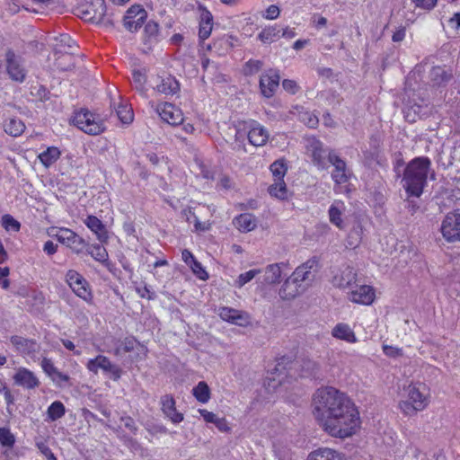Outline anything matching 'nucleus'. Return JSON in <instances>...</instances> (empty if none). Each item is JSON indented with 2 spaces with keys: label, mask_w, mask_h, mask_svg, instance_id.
Instances as JSON below:
<instances>
[{
  "label": "nucleus",
  "mask_w": 460,
  "mask_h": 460,
  "mask_svg": "<svg viewBox=\"0 0 460 460\" xmlns=\"http://www.w3.org/2000/svg\"><path fill=\"white\" fill-rule=\"evenodd\" d=\"M213 16L210 12L204 9L200 14L199 37L201 40H205L210 36L212 31Z\"/></svg>",
  "instance_id": "nucleus-30"
},
{
  "label": "nucleus",
  "mask_w": 460,
  "mask_h": 460,
  "mask_svg": "<svg viewBox=\"0 0 460 460\" xmlns=\"http://www.w3.org/2000/svg\"><path fill=\"white\" fill-rule=\"evenodd\" d=\"M315 264L316 261L314 259L307 261L305 263L297 267L290 278L299 284L305 285V282L314 280L315 277L314 271H312Z\"/></svg>",
  "instance_id": "nucleus-21"
},
{
  "label": "nucleus",
  "mask_w": 460,
  "mask_h": 460,
  "mask_svg": "<svg viewBox=\"0 0 460 460\" xmlns=\"http://www.w3.org/2000/svg\"><path fill=\"white\" fill-rule=\"evenodd\" d=\"M132 82L135 85L136 90L140 92L142 94H145V84L146 82V73L141 70H134L132 73Z\"/></svg>",
  "instance_id": "nucleus-47"
},
{
  "label": "nucleus",
  "mask_w": 460,
  "mask_h": 460,
  "mask_svg": "<svg viewBox=\"0 0 460 460\" xmlns=\"http://www.w3.org/2000/svg\"><path fill=\"white\" fill-rule=\"evenodd\" d=\"M9 272H10L9 268H7V267L1 268L0 267V286L4 289H7L10 286V281L7 279Z\"/></svg>",
  "instance_id": "nucleus-60"
},
{
  "label": "nucleus",
  "mask_w": 460,
  "mask_h": 460,
  "mask_svg": "<svg viewBox=\"0 0 460 460\" xmlns=\"http://www.w3.org/2000/svg\"><path fill=\"white\" fill-rule=\"evenodd\" d=\"M15 442L14 436L8 429L0 428V443L4 447H11Z\"/></svg>",
  "instance_id": "nucleus-51"
},
{
  "label": "nucleus",
  "mask_w": 460,
  "mask_h": 460,
  "mask_svg": "<svg viewBox=\"0 0 460 460\" xmlns=\"http://www.w3.org/2000/svg\"><path fill=\"white\" fill-rule=\"evenodd\" d=\"M263 66V62L261 60L250 59L248 60L243 67V73L245 76H251L257 74L261 70Z\"/></svg>",
  "instance_id": "nucleus-48"
},
{
  "label": "nucleus",
  "mask_w": 460,
  "mask_h": 460,
  "mask_svg": "<svg viewBox=\"0 0 460 460\" xmlns=\"http://www.w3.org/2000/svg\"><path fill=\"white\" fill-rule=\"evenodd\" d=\"M66 279L67 284L77 296L84 301L92 300L93 295L89 284L80 273L76 270H70L66 272Z\"/></svg>",
  "instance_id": "nucleus-10"
},
{
  "label": "nucleus",
  "mask_w": 460,
  "mask_h": 460,
  "mask_svg": "<svg viewBox=\"0 0 460 460\" xmlns=\"http://www.w3.org/2000/svg\"><path fill=\"white\" fill-rule=\"evenodd\" d=\"M279 33L280 29H278L277 27H268L259 33L258 38L261 42L270 44L280 37Z\"/></svg>",
  "instance_id": "nucleus-44"
},
{
  "label": "nucleus",
  "mask_w": 460,
  "mask_h": 460,
  "mask_svg": "<svg viewBox=\"0 0 460 460\" xmlns=\"http://www.w3.org/2000/svg\"><path fill=\"white\" fill-rule=\"evenodd\" d=\"M157 111L163 120L170 125H178L182 122L181 111L172 103H163L158 106Z\"/></svg>",
  "instance_id": "nucleus-19"
},
{
  "label": "nucleus",
  "mask_w": 460,
  "mask_h": 460,
  "mask_svg": "<svg viewBox=\"0 0 460 460\" xmlns=\"http://www.w3.org/2000/svg\"><path fill=\"white\" fill-rule=\"evenodd\" d=\"M279 15V9L277 5L271 4L266 10L265 17L270 20L276 19Z\"/></svg>",
  "instance_id": "nucleus-64"
},
{
  "label": "nucleus",
  "mask_w": 460,
  "mask_h": 460,
  "mask_svg": "<svg viewBox=\"0 0 460 460\" xmlns=\"http://www.w3.org/2000/svg\"><path fill=\"white\" fill-rule=\"evenodd\" d=\"M85 250L97 261L103 263L108 261V252L106 249L100 244H88Z\"/></svg>",
  "instance_id": "nucleus-43"
},
{
  "label": "nucleus",
  "mask_w": 460,
  "mask_h": 460,
  "mask_svg": "<svg viewBox=\"0 0 460 460\" xmlns=\"http://www.w3.org/2000/svg\"><path fill=\"white\" fill-rule=\"evenodd\" d=\"M440 230L447 242H460V213H448L441 224Z\"/></svg>",
  "instance_id": "nucleus-11"
},
{
  "label": "nucleus",
  "mask_w": 460,
  "mask_h": 460,
  "mask_svg": "<svg viewBox=\"0 0 460 460\" xmlns=\"http://www.w3.org/2000/svg\"><path fill=\"white\" fill-rule=\"evenodd\" d=\"M279 80L280 76L279 73L273 69L261 75L260 78V88L262 95L266 98L272 97L279 88Z\"/></svg>",
  "instance_id": "nucleus-15"
},
{
  "label": "nucleus",
  "mask_w": 460,
  "mask_h": 460,
  "mask_svg": "<svg viewBox=\"0 0 460 460\" xmlns=\"http://www.w3.org/2000/svg\"><path fill=\"white\" fill-rule=\"evenodd\" d=\"M237 139L247 136L249 144H266L269 139V132L261 125L257 122H253L249 131H237Z\"/></svg>",
  "instance_id": "nucleus-18"
},
{
  "label": "nucleus",
  "mask_w": 460,
  "mask_h": 460,
  "mask_svg": "<svg viewBox=\"0 0 460 460\" xmlns=\"http://www.w3.org/2000/svg\"><path fill=\"white\" fill-rule=\"evenodd\" d=\"M234 224L242 232H250L256 227V220L252 214H241L234 219Z\"/></svg>",
  "instance_id": "nucleus-32"
},
{
  "label": "nucleus",
  "mask_w": 460,
  "mask_h": 460,
  "mask_svg": "<svg viewBox=\"0 0 460 460\" xmlns=\"http://www.w3.org/2000/svg\"><path fill=\"white\" fill-rule=\"evenodd\" d=\"M159 31V26L158 23L155 22L150 21L148 22L144 29L145 33V42L146 43H152L154 41H156V38Z\"/></svg>",
  "instance_id": "nucleus-46"
},
{
  "label": "nucleus",
  "mask_w": 460,
  "mask_h": 460,
  "mask_svg": "<svg viewBox=\"0 0 460 460\" xmlns=\"http://www.w3.org/2000/svg\"><path fill=\"white\" fill-rule=\"evenodd\" d=\"M332 335L348 343H356L358 338L350 326L344 323H337L332 330Z\"/></svg>",
  "instance_id": "nucleus-25"
},
{
  "label": "nucleus",
  "mask_w": 460,
  "mask_h": 460,
  "mask_svg": "<svg viewBox=\"0 0 460 460\" xmlns=\"http://www.w3.org/2000/svg\"><path fill=\"white\" fill-rule=\"evenodd\" d=\"M195 398L202 402L206 403L210 399V389L206 382L200 381L192 390Z\"/></svg>",
  "instance_id": "nucleus-42"
},
{
  "label": "nucleus",
  "mask_w": 460,
  "mask_h": 460,
  "mask_svg": "<svg viewBox=\"0 0 460 460\" xmlns=\"http://www.w3.org/2000/svg\"><path fill=\"white\" fill-rule=\"evenodd\" d=\"M406 397L399 402V408L406 416H413L426 409L429 403L428 386L421 382L411 383L405 387Z\"/></svg>",
  "instance_id": "nucleus-4"
},
{
  "label": "nucleus",
  "mask_w": 460,
  "mask_h": 460,
  "mask_svg": "<svg viewBox=\"0 0 460 460\" xmlns=\"http://www.w3.org/2000/svg\"><path fill=\"white\" fill-rule=\"evenodd\" d=\"M162 411L174 424L183 420V414L175 408V401L172 395L165 394L161 398Z\"/></svg>",
  "instance_id": "nucleus-22"
},
{
  "label": "nucleus",
  "mask_w": 460,
  "mask_h": 460,
  "mask_svg": "<svg viewBox=\"0 0 460 460\" xmlns=\"http://www.w3.org/2000/svg\"><path fill=\"white\" fill-rule=\"evenodd\" d=\"M37 447L40 453L48 459V460H57L56 456L52 453L51 449L43 442L38 443Z\"/></svg>",
  "instance_id": "nucleus-61"
},
{
  "label": "nucleus",
  "mask_w": 460,
  "mask_h": 460,
  "mask_svg": "<svg viewBox=\"0 0 460 460\" xmlns=\"http://www.w3.org/2000/svg\"><path fill=\"white\" fill-rule=\"evenodd\" d=\"M147 17L146 11L141 5H132L128 9L123 18L124 27L131 31H137L142 27Z\"/></svg>",
  "instance_id": "nucleus-12"
},
{
  "label": "nucleus",
  "mask_w": 460,
  "mask_h": 460,
  "mask_svg": "<svg viewBox=\"0 0 460 460\" xmlns=\"http://www.w3.org/2000/svg\"><path fill=\"white\" fill-rule=\"evenodd\" d=\"M218 315L222 320L239 326H245L250 322L249 314L246 312L232 307H219Z\"/></svg>",
  "instance_id": "nucleus-16"
},
{
  "label": "nucleus",
  "mask_w": 460,
  "mask_h": 460,
  "mask_svg": "<svg viewBox=\"0 0 460 460\" xmlns=\"http://www.w3.org/2000/svg\"><path fill=\"white\" fill-rule=\"evenodd\" d=\"M86 226L96 234L101 243H107L109 236L102 222L95 216H88L84 220Z\"/></svg>",
  "instance_id": "nucleus-26"
},
{
  "label": "nucleus",
  "mask_w": 460,
  "mask_h": 460,
  "mask_svg": "<svg viewBox=\"0 0 460 460\" xmlns=\"http://www.w3.org/2000/svg\"><path fill=\"white\" fill-rule=\"evenodd\" d=\"M270 170L274 177V181H284V177L288 172L286 160L283 158L276 160L270 164Z\"/></svg>",
  "instance_id": "nucleus-36"
},
{
  "label": "nucleus",
  "mask_w": 460,
  "mask_h": 460,
  "mask_svg": "<svg viewBox=\"0 0 460 460\" xmlns=\"http://www.w3.org/2000/svg\"><path fill=\"white\" fill-rule=\"evenodd\" d=\"M16 385L27 389H33L39 386L40 382L35 375L27 368H20L13 376Z\"/></svg>",
  "instance_id": "nucleus-23"
},
{
  "label": "nucleus",
  "mask_w": 460,
  "mask_h": 460,
  "mask_svg": "<svg viewBox=\"0 0 460 460\" xmlns=\"http://www.w3.org/2000/svg\"><path fill=\"white\" fill-rule=\"evenodd\" d=\"M111 108L116 111V115H117L118 119L123 124H129L133 121V119H134L133 111L127 104H124L121 102L116 104L115 102H111Z\"/></svg>",
  "instance_id": "nucleus-31"
},
{
  "label": "nucleus",
  "mask_w": 460,
  "mask_h": 460,
  "mask_svg": "<svg viewBox=\"0 0 460 460\" xmlns=\"http://www.w3.org/2000/svg\"><path fill=\"white\" fill-rule=\"evenodd\" d=\"M190 267L191 268L192 272L202 280H206L208 279V274L205 270V269L202 267L201 263L195 260L193 262L190 264Z\"/></svg>",
  "instance_id": "nucleus-54"
},
{
  "label": "nucleus",
  "mask_w": 460,
  "mask_h": 460,
  "mask_svg": "<svg viewBox=\"0 0 460 460\" xmlns=\"http://www.w3.org/2000/svg\"><path fill=\"white\" fill-rule=\"evenodd\" d=\"M288 363V358H286L285 357L281 358L275 368H274V372L271 373V376H268L267 377V381H268V386L269 388H272L273 390H276L279 385H281L283 384V375H284V371L286 370V367H285V365Z\"/></svg>",
  "instance_id": "nucleus-28"
},
{
  "label": "nucleus",
  "mask_w": 460,
  "mask_h": 460,
  "mask_svg": "<svg viewBox=\"0 0 460 460\" xmlns=\"http://www.w3.org/2000/svg\"><path fill=\"white\" fill-rule=\"evenodd\" d=\"M261 272V270L253 269L250 270L244 273H242L238 276L237 279L234 282V285L241 288H243L246 283L252 280L258 274Z\"/></svg>",
  "instance_id": "nucleus-49"
},
{
  "label": "nucleus",
  "mask_w": 460,
  "mask_h": 460,
  "mask_svg": "<svg viewBox=\"0 0 460 460\" xmlns=\"http://www.w3.org/2000/svg\"><path fill=\"white\" fill-rule=\"evenodd\" d=\"M66 413V408L64 404L59 402L56 401L52 402L47 411L48 417L50 420L54 421L60 418H62Z\"/></svg>",
  "instance_id": "nucleus-45"
},
{
  "label": "nucleus",
  "mask_w": 460,
  "mask_h": 460,
  "mask_svg": "<svg viewBox=\"0 0 460 460\" xmlns=\"http://www.w3.org/2000/svg\"><path fill=\"white\" fill-rule=\"evenodd\" d=\"M383 352L385 353V356L390 358H398L402 356V349L401 348L390 345H384Z\"/></svg>",
  "instance_id": "nucleus-57"
},
{
  "label": "nucleus",
  "mask_w": 460,
  "mask_h": 460,
  "mask_svg": "<svg viewBox=\"0 0 460 460\" xmlns=\"http://www.w3.org/2000/svg\"><path fill=\"white\" fill-rule=\"evenodd\" d=\"M348 293L349 299L357 304L371 305L375 299V290L368 285H354V288L349 289Z\"/></svg>",
  "instance_id": "nucleus-14"
},
{
  "label": "nucleus",
  "mask_w": 460,
  "mask_h": 460,
  "mask_svg": "<svg viewBox=\"0 0 460 460\" xmlns=\"http://www.w3.org/2000/svg\"><path fill=\"white\" fill-rule=\"evenodd\" d=\"M318 413L323 418V430L332 437H351L360 424L359 412L354 402L332 386L318 389Z\"/></svg>",
  "instance_id": "nucleus-1"
},
{
  "label": "nucleus",
  "mask_w": 460,
  "mask_h": 460,
  "mask_svg": "<svg viewBox=\"0 0 460 460\" xmlns=\"http://www.w3.org/2000/svg\"><path fill=\"white\" fill-rule=\"evenodd\" d=\"M298 119L301 122H303L305 125L308 126L309 128H314L316 127L315 115L304 108H302L298 111Z\"/></svg>",
  "instance_id": "nucleus-50"
},
{
  "label": "nucleus",
  "mask_w": 460,
  "mask_h": 460,
  "mask_svg": "<svg viewBox=\"0 0 460 460\" xmlns=\"http://www.w3.org/2000/svg\"><path fill=\"white\" fill-rule=\"evenodd\" d=\"M77 15L86 21L113 26V21L107 14L105 0H85L76 7Z\"/></svg>",
  "instance_id": "nucleus-5"
},
{
  "label": "nucleus",
  "mask_w": 460,
  "mask_h": 460,
  "mask_svg": "<svg viewBox=\"0 0 460 460\" xmlns=\"http://www.w3.org/2000/svg\"><path fill=\"white\" fill-rule=\"evenodd\" d=\"M137 345V340L133 337H127L122 341H119L114 349V354L118 357L123 356L128 352L134 350Z\"/></svg>",
  "instance_id": "nucleus-38"
},
{
  "label": "nucleus",
  "mask_w": 460,
  "mask_h": 460,
  "mask_svg": "<svg viewBox=\"0 0 460 460\" xmlns=\"http://www.w3.org/2000/svg\"><path fill=\"white\" fill-rule=\"evenodd\" d=\"M55 40L54 55H58V53L74 54L77 48L75 41L68 34H60L55 38Z\"/></svg>",
  "instance_id": "nucleus-24"
},
{
  "label": "nucleus",
  "mask_w": 460,
  "mask_h": 460,
  "mask_svg": "<svg viewBox=\"0 0 460 460\" xmlns=\"http://www.w3.org/2000/svg\"><path fill=\"white\" fill-rule=\"evenodd\" d=\"M11 342L18 352L24 355H31L37 351V344L33 340L14 335L11 337Z\"/></svg>",
  "instance_id": "nucleus-27"
},
{
  "label": "nucleus",
  "mask_w": 460,
  "mask_h": 460,
  "mask_svg": "<svg viewBox=\"0 0 460 460\" xmlns=\"http://www.w3.org/2000/svg\"><path fill=\"white\" fill-rule=\"evenodd\" d=\"M4 57L5 68L9 77L15 82L22 83L26 78V70L22 58L11 49L6 50Z\"/></svg>",
  "instance_id": "nucleus-9"
},
{
  "label": "nucleus",
  "mask_w": 460,
  "mask_h": 460,
  "mask_svg": "<svg viewBox=\"0 0 460 460\" xmlns=\"http://www.w3.org/2000/svg\"><path fill=\"white\" fill-rule=\"evenodd\" d=\"M72 122L80 130L92 136L99 135L106 128L103 122L87 110H81L76 112Z\"/></svg>",
  "instance_id": "nucleus-8"
},
{
  "label": "nucleus",
  "mask_w": 460,
  "mask_h": 460,
  "mask_svg": "<svg viewBox=\"0 0 460 460\" xmlns=\"http://www.w3.org/2000/svg\"><path fill=\"white\" fill-rule=\"evenodd\" d=\"M356 281L357 273L354 269L349 265L341 267L332 280L333 286L342 289L354 288Z\"/></svg>",
  "instance_id": "nucleus-13"
},
{
  "label": "nucleus",
  "mask_w": 460,
  "mask_h": 460,
  "mask_svg": "<svg viewBox=\"0 0 460 460\" xmlns=\"http://www.w3.org/2000/svg\"><path fill=\"white\" fill-rule=\"evenodd\" d=\"M318 460H341L340 456L330 448H318Z\"/></svg>",
  "instance_id": "nucleus-53"
},
{
  "label": "nucleus",
  "mask_w": 460,
  "mask_h": 460,
  "mask_svg": "<svg viewBox=\"0 0 460 460\" xmlns=\"http://www.w3.org/2000/svg\"><path fill=\"white\" fill-rule=\"evenodd\" d=\"M430 161L427 157L413 159L404 171V187L406 191L412 196L420 197L427 181L428 171Z\"/></svg>",
  "instance_id": "nucleus-3"
},
{
  "label": "nucleus",
  "mask_w": 460,
  "mask_h": 460,
  "mask_svg": "<svg viewBox=\"0 0 460 460\" xmlns=\"http://www.w3.org/2000/svg\"><path fill=\"white\" fill-rule=\"evenodd\" d=\"M346 211V205L341 199H335L328 209L330 222L340 230L345 228L343 215Z\"/></svg>",
  "instance_id": "nucleus-20"
},
{
  "label": "nucleus",
  "mask_w": 460,
  "mask_h": 460,
  "mask_svg": "<svg viewBox=\"0 0 460 460\" xmlns=\"http://www.w3.org/2000/svg\"><path fill=\"white\" fill-rule=\"evenodd\" d=\"M261 283L262 285H274L280 281L281 267L279 263L270 264L263 270Z\"/></svg>",
  "instance_id": "nucleus-29"
},
{
  "label": "nucleus",
  "mask_w": 460,
  "mask_h": 460,
  "mask_svg": "<svg viewBox=\"0 0 460 460\" xmlns=\"http://www.w3.org/2000/svg\"><path fill=\"white\" fill-rule=\"evenodd\" d=\"M60 154L61 152L57 146H49L47 150L40 153L38 157L44 166L49 167L59 158Z\"/></svg>",
  "instance_id": "nucleus-34"
},
{
  "label": "nucleus",
  "mask_w": 460,
  "mask_h": 460,
  "mask_svg": "<svg viewBox=\"0 0 460 460\" xmlns=\"http://www.w3.org/2000/svg\"><path fill=\"white\" fill-rule=\"evenodd\" d=\"M48 234L49 236L57 238L60 243L66 245L76 254L82 253L88 246L87 242L83 237L69 228L51 227Z\"/></svg>",
  "instance_id": "nucleus-7"
},
{
  "label": "nucleus",
  "mask_w": 460,
  "mask_h": 460,
  "mask_svg": "<svg viewBox=\"0 0 460 460\" xmlns=\"http://www.w3.org/2000/svg\"><path fill=\"white\" fill-rule=\"evenodd\" d=\"M270 196L275 197L279 199H287L288 197V190L284 181H274L268 189Z\"/></svg>",
  "instance_id": "nucleus-35"
},
{
  "label": "nucleus",
  "mask_w": 460,
  "mask_h": 460,
  "mask_svg": "<svg viewBox=\"0 0 460 460\" xmlns=\"http://www.w3.org/2000/svg\"><path fill=\"white\" fill-rule=\"evenodd\" d=\"M102 370L110 376L115 381L119 380L121 376L122 370L119 367L113 364L107 357L102 359Z\"/></svg>",
  "instance_id": "nucleus-40"
},
{
  "label": "nucleus",
  "mask_w": 460,
  "mask_h": 460,
  "mask_svg": "<svg viewBox=\"0 0 460 460\" xmlns=\"http://www.w3.org/2000/svg\"><path fill=\"white\" fill-rule=\"evenodd\" d=\"M282 87L285 91H287L289 93H296L298 90V85L294 80L285 79L282 82Z\"/></svg>",
  "instance_id": "nucleus-62"
},
{
  "label": "nucleus",
  "mask_w": 460,
  "mask_h": 460,
  "mask_svg": "<svg viewBox=\"0 0 460 460\" xmlns=\"http://www.w3.org/2000/svg\"><path fill=\"white\" fill-rule=\"evenodd\" d=\"M415 7L431 11L437 5L438 0H412Z\"/></svg>",
  "instance_id": "nucleus-56"
},
{
  "label": "nucleus",
  "mask_w": 460,
  "mask_h": 460,
  "mask_svg": "<svg viewBox=\"0 0 460 460\" xmlns=\"http://www.w3.org/2000/svg\"><path fill=\"white\" fill-rule=\"evenodd\" d=\"M419 77L420 74L413 71L408 75L405 81L404 90L409 100L404 104L402 111L405 119L411 123L427 115L429 110L428 101L424 97H419L415 93L416 89L413 86V82L416 83Z\"/></svg>",
  "instance_id": "nucleus-2"
},
{
  "label": "nucleus",
  "mask_w": 460,
  "mask_h": 460,
  "mask_svg": "<svg viewBox=\"0 0 460 460\" xmlns=\"http://www.w3.org/2000/svg\"><path fill=\"white\" fill-rule=\"evenodd\" d=\"M430 78L434 86H439L447 82L451 78V75L448 74L444 67L434 66L430 71Z\"/></svg>",
  "instance_id": "nucleus-39"
},
{
  "label": "nucleus",
  "mask_w": 460,
  "mask_h": 460,
  "mask_svg": "<svg viewBox=\"0 0 460 460\" xmlns=\"http://www.w3.org/2000/svg\"><path fill=\"white\" fill-rule=\"evenodd\" d=\"M2 225L7 231H19L21 226L20 223L16 219H14L11 215L8 214L3 216Z\"/></svg>",
  "instance_id": "nucleus-52"
},
{
  "label": "nucleus",
  "mask_w": 460,
  "mask_h": 460,
  "mask_svg": "<svg viewBox=\"0 0 460 460\" xmlns=\"http://www.w3.org/2000/svg\"><path fill=\"white\" fill-rule=\"evenodd\" d=\"M51 379L54 383H56L58 386H63L66 383H68L69 376L62 372L57 370L53 376H51Z\"/></svg>",
  "instance_id": "nucleus-59"
},
{
  "label": "nucleus",
  "mask_w": 460,
  "mask_h": 460,
  "mask_svg": "<svg viewBox=\"0 0 460 460\" xmlns=\"http://www.w3.org/2000/svg\"><path fill=\"white\" fill-rule=\"evenodd\" d=\"M73 55L74 54L64 53H58V55H56L55 66L57 68L61 71L71 70L75 66Z\"/></svg>",
  "instance_id": "nucleus-37"
},
{
  "label": "nucleus",
  "mask_w": 460,
  "mask_h": 460,
  "mask_svg": "<svg viewBox=\"0 0 460 460\" xmlns=\"http://www.w3.org/2000/svg\"><path fill=\"white\" fill-rule=\"evenodd\" d=\"M25 129L24 123L19 119H10L4 124V131L13 137L20 136Z\"/></svg>",
  "instance_id": "nucleus-41"
},
{
  "label": "nucleus",
  "mask_w": 460,
  "mask_h": 460,
  "mask_svg": "<svg viewBox=\"0 0 460 460\" xmlns=\"http://www.w3.org/2000/svg\"><path fill=\"white\" fill-rule=\"evenodd\" d=\"M328 162L333 167L331 175L335 182V193L349 194L351 189L348 181L351 177V172L347 167L346 162L335 153H330L328 155Z\"/></svg>",
  "instance_id": "nucleus-6"
},
{
  "label": "nucleus",
  "mask_w": 460,
  "mask_h": 460,
  "mask_svg": "<svg viewBox=\"0 0 460 460\" xmlns=\"http://www.w3.org/2000/svg\"><path fill=\"white\" fill-rule=\"evenodd\" d=\"M158 93L168 94H174L180 90L179 82L172 76H167L161 80V83L155 86Z\"/></svg>",
  "instance_id": "nucleus-33"
},
{
  "label": "nucleus",
  "mask_w": 460,
  "mask_h": 460,
  "mask_svg": "<svg viewBox=\"0 0 460 460\" xmlns=\"http://www.w3.org/2000/svg\"><path fill=\"white\" fill-rule=\"evenodd\" d=\"M105 356L98 355L96 358H92L88 361L86 367L90 372L97 374L98 370L102 368V359Z\"/></svg>",
  "instance_id": "nucleus-55"
},
{
  "label": "nucleus",
  "mask_w": 460,
  "mask_h": 460,
  "mask_svg": "<svg viewBox=\"0 0 460 460\" xmlns=\"http://www.w3.org/2000/svg\"><path fill=\"white\" fill-rule=\"evenodd\" d=\"M199 412L200 413V415L203 417V419L205 420L206 422H208V423H213L215 424L217 419L218 418L216 414H214L213 412L211 411H208V410L206 409H199Z\"/></svg>",
  "instance_id": "nucleus-63"
},
{
  "label": "nucleus",
  "mask_w": 460,
  "mask_h": 460,
  "mask_svg": "<svg viewBox=\"0 0 460 460\" xmlns=\"http://www.w3.org/2000/svg\"><path fill=\"white\" fill-rule=\"evenodd\" d=\"M41 367L44 372L51 377L53 374L58 370V368L54 366L51 359L44 358L41 361Z\"/></svg>",
  "instance_id": "nucleus-58"
},
{
  "label": "nucleus",
  "mask_w": 460,
  "mask_h": 460,
  "mask_svg": "<svg viewBox=\"0 0 460 460\" xmlns=\"http://www.w3.org/2000/svg\"><path fill=\"white\" fill-rule=\"evenodd\" d=\"M305 290V285L297 283L288 277L279 290L282 301H292Z\"/></svg>",
  "instance_id": "nucleus-17"
}]
</instances>
